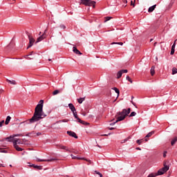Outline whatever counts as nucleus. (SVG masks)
Listing matches in <instances>:
<instances>
[{"mask_svg":"<svg viewBox=\"0 0 177 177\" xmlns=\"http://www.w3.org/2000/svg\"><path fill=\"white\" fill-rule=\"evenodd\" d=\"M77 121L80 124H82L83 125H85V122L83 120H81L80 118H77Z\"/></svg>","mask_w":177,"mask_h":177,"instance_id":"obj_38","label":"nucleus"},{"mask_svg":"<svg viewBox=\"0 0 177 177\" xmlns=\"http://www.w3.org/2000/svg\"><path fill=\"white\" fill-rule=\"evenodd\" d=\"M45 38H46V30H44V34L40 35V37H39L37 39L35 44H38V42H41V41H44V39H45Z\"/></svg>","mask_w":177,"mask_h":177,"instance_id":"obj_6","label":"nucleus"},{"mask_svg":"<svg viewBox=\"0 0 177 177\" xmlns=\"http://www.w3.org/2000/svg\"><path fill=\"white\" fill-rule=\"evenodd\" d=\"M30 166L33 167V168H35V169H39V171H41V169H42V166H38V165H32Z\"/></svg>","mask_w":177,"mask_h":177,"instance_id":"obj_19","label":"nucleus"},{"mask_svg":"<svg viewBox=\"0 0 177 177\" xmlns=\"http://www.w3.org/2000/svg\"><path fill=\"white\" fill-rule=\"evenodd\" d=\"M10 167H12V165H10Z\"/></svg>","mask_w":177,"mask_h":177,"instance_id":"obj_64","label":"nucleus"},{"mask_svg":"<svg viewBox=\"0 0 177 177\" xmlns=\"http://www.w3.org/2000/svg\"><path fill=\"white\" fill-rule=\"evenodd\" d=\"M163 157L165 158V157H167V152H164L163 153Z\"/></svg>","mask_w":177,"mask_h":177,"instance_id":"obj_47","label":"nucleus"},{"mask_svg":"<svg viewBox=\"0 0 177 177\" xmlns=\"http://www.w3.org/2000/svg\"><path fill=\"white\" fill-rule=\"evenodd\" d=\"M126 80H127V81H129V82H131V84H132V82H133V81H132V79H131V77H129V76H127L126 77Z\"/></svg>","mask_w":177,"mask_h":177,"instance_id":"obj_32","label":"nucleus"},{"mask_svg":"<svg viewBox=\"0 0 177 177\" xmlns=\"http://www.w3.org/2000/svg\"><path fill=\"white\" fill-rule=\"evenodd\" d=\"M131 113V108H129L127 110L124 109L121 112H118L117 115H119L117 118L116 122H119L120 121H124L125 118Z\"/></svg>","mask_w":177,"mask_h":177,"instance_id":"obj_2","label":"nucleus"},{"mask_svg":"<svg viewBox=\"0 0 177 177\" xmlns=\"http://www.w3.org/2000/svg\"><path fill=\"white\" fill-rule=\"evenodd\" d=\"M32 52L30 55H28L27 56H32Z\"/></svg>","mask_w":177,"mask_h":177,"instance_id":"obj_54","label":"nucleus"},{"mask_svg":"<svg viewBox=\"0 0 177 177\" xmlns=\"http://www.w3.org/2000/svg\"><path fill=\"white\" fill-rule=\"evenodd\" d=\"M172 74H173V75H174V74H177V68H173Z\"/></svg>","mask_w":177,"mask_h":177,"instance_id":"obj_33","label":"nucleus"},{"mask_svg":"<svg viewBox=\"0 0 177 177\" xmlns=\"http://www.w3.org/2000/svg\"><path fill=\"white\" fill-rule=\"evenodd\" d=\"M135 115H136V112L133 111L131 113V114L129 115V117H135Z\"/></svg>","mask_w":177,"mask_h":177,"instance_id":"obj_36","label":"nucleus"},{"mask_svg":"<svg viewBox=\"0 0 177 177\" xmlns=\"http://www.w3.org/2000/svg\"><path fill=\"white\" fill-rule=\"evenodd\" d=\"M136 150H142V149H140V147H136Z\"/></svg>","mask_w":177,"mask_h":177,"instance_id":"obj_49","label":"nucleus"},{"mask_svg":"<svg viewBox=\"0 0 177 177\" xmlns=\"http://www.w3.org/2000/svg\"><path fill=\"white\" fill-rule=\"evenodd\" d=\"M111 45H120V46H122V45H124V43H122V42H113V43H111Z\"/></svg>","mask_w":177,"mask_h":177,"instance_id":"obj_28","label":"nucleus"},{"mask_svg":"<svg viewBox=\"0 0 177 177\" xmlns=\"http://www.w3.org/2000/svg\"><path fill=\"white\" fill-rule=\"evenodd\" d=\"M71 157L72 158L73 160H84V161H88V162H91V160H88V159L85 158H82L80 156H75L73 154H71Z\"/></svg>","mask_w":177,"mask_h":177,"instance_id":"obj_10","label":"nucleus"},{"mask_svg":"<svg viewBox=\"0 0 177 177\" xmlns=\"http://www.w3.org/2000/svg\"><path fill=\"white\" fill-rule=\"evenodd\" d=\"M152 135H154V131H152L149 132V133L145 136V138H151V136Z\"/></svg>","mask_w":177,"mask_h":177,"instance_id":"obj_25","label":"nucleus"},{"mask_svg":"<svg viewBox=\"0 0 177 177\" xmlns=\"http://www.w3.org/2000/svg\"><path fill=\"white\" fill-rule=\"evenodd\" d=\"M67 134L72 138H75V139H78V136H77V133H75L74 131H68Z\"/></svg>","mask_w":177,"mask_h":177,"instance_id":"obj_11","label":"nucleus"},{"mask_svg":"<svg viewBox=\"0 0 177 177\" xmlns=\"http://www.w3.org/2000/svg\"><path fill=\"white\" fill-rule=\"evenodd\" d=\"M151 41H153V39H150V42H151Z\"/></svg>","mask_w":177,"mask_h":177,"instance_id":"obj_59","label":"nucleus"},{"mask_svg":"<svg viewBox=\"0 0 177 177\" xmlns=\"http://www.w3.org/2000/svg\"><path fill=\"white\" fill-rule=\"evenodd\" d=\"M84 5L85 6H93V8H95L96 1L92 0H80V5Z\"/></svg>","mask_w":177,"mask_h":177,"instance_id":"obj_3","label":"nucleus"},{"mask_svg":"<svg viewBox=\"0 0 177 177\" xmlns=\"http://www.w3.org/2000/svg\"><path fill=\"white\" fill-rule=\"evenodd\" d=\"M177 142V137H175L171 141V146H174Z\"/></svg>","mask_w":177,"mask_h":177,"instance_id":"obj_22","label":"nucleus"},{"mask_svg":"<svg viewBox=\"0 0 177 177\" xmlns=\"http://www.w3.org/2000/svg\"><path fill=\"white\" fill-rule=\"evenodd\" d=\"M147 139H141V140H136V143H138V145H142V143H143V142H147Z\"/></svg>","mask_w":177,"mask_h":177,"instance_id":"obj_17","label":"nucleus"},{"mask_svg":"<svg viewBox=\"0 0 177 177\" xmlns=\"http://www.w3.org/2000/svg\"><path fill=\"white\" fill-rule=\"evenodd\" d=\"M59 28H61V30H66V28H67V27L66 26V25L62 24L59 25Z\"/></svg>","mask_w":177,"mask_h":177,"instance_id":"obj_26","label":"nucleus"},{"mask_svg":"<svg viewBox=\"0 0 177 177\" xmlns=\"http://www.w3.org/2000/svg\"><path fill=\"white\" fill-rule=\"evenodd\" d=\"M59 149H62V150H65L66 151H68V153H71V151L68 149V147L64 146V145H59Z\"/></svg>","mask_w":177,"mask_h":177,"instance_id":"obj_13","label":"nucleus"},{"mask_svg":"<svg viewBox=\"0 0 177 177\" xmlns=\"http://www.w3.org/2000/svg\"><path fill=\"white\" fill-rule=\"evenodd\" d=\"M113 129H114V128H113V127H111V128H109V130H110V131H113Z\"/></svg>","mask_w":177,"mask_h":177,"instance_id":"obj_52","label":"nucleus"},{"mask_svg":"<svg viewBox=\"0 0 177 177\" xmlns=\"http://www.w3.org/2000/svg\"><path fill=\"white\" fill-rule=\"evenodd\" d=\"M167 171H169V166L164 163V167L158 171V175H164Z\"/></svg>","mask_w":177,"mask_h":177,"instance_id":"obj_4","label":"nucleus"},{"mask_svg":"<svg viewBox=\"0 0 177 177\" xmlns=\"http://www.w3.org/2000/svg\"><path fill=\"white\" fill-rule=\"evenodd\" d=\"M28 39H29V45L27 47V49H28L29 48H31V46H32L34 45V43L35 42V39H34V38H32V37L28 35Z\"/></svg>","mask_w":177,"mask_h":177,"instance_id":"obj_9","label":"nucleus"},{"mask_svg":"<svg viewBox=\"0 0 177 177\" xmlns=\"http://www.w3.org/2000/svg\"><path fill=\"white\" fill-rule=\"evenodd\" d=\"M8 82H9L10 84H11L12 85H16V81L15 80H7Z\"/></svg>","mask_w":177,"mask_h":177,"instance_id":"obj_29","label":"nucleus"},{"mask_svg":"<svg viewBox=\"0 0 177 177\" xmlns=\"http://www.w3.org/2000/svg\"><path fill=\"white\" fill-rule=\"evenodd\" d=\"M37 136H40V135H42L41 132H38L36 133Z\"/></svg>","mask_w":177,"mask_h":177,"instance_id":"obj_44","label":"nucleus"},{"mask_svg":"<svg viewBox=\"0 0 177 177\" xmlns=\"http://www.w3.org/2000/svg\"><path fill=\"white\" fill-rule=\"evenodd\" d=\"M156 6H157V5H153L152 6L149 7V9H148L149 13H151V12H153L154 10L156 9Z\"/></svg>","mask_w":177,"mask_h":177,"instance_id":"obj_15","label":"nucleus"},{"mask_svg":"<svg viewBox=\"0 0 177 177\" xmlns=\"http://www.w3.org/2000/svg\"><path fill=\"white\" fill-rule=\"evenodd\" d=\"M74 154H78V151H74Z\"/></svg>","mask_w":177,"mask_h":177,"instance_id":"obj_53","label":"nucleus"},{"mask_svg":"<svg viewBox=\"0 0 177 177\" xmlns=\"http://www.w3.org/2000/svg\"><path fill=\"white\" fill-rule=\"evenodd\" d=\"M12 136H14V138H16V136H21V134H16V135H14Z\"/></svg>","mask_w":177,"mask_h":177,"instance_id":"obj_45","label":"nucleus"},{"mask_svg":"<svg viewBox=\"0 0 177 177\" xmlns=\"http://www.w3.org/2000/svg\"><path fill=\"white\" fill-rule=\"evenodd\" d=\"M131 6H133V8H135V3H133V1H131Z\"/></svg>","mask_w":177,"mask_h":177,"instance_id":"obj_43","label":"nucleus"},{"mask_svg":"<svg viewBox=\"0 0 177 177\" xmlns=\"http://www.w3.org/2000/svg\"><path fill=\"white\" fill-rule=\"evenodd\" d=\"M34 135H35V131H32L26 134V136H34Z\"/></svg>","mask_w":177,"mask_h":177,"instance_id":"obj_24","label":"nucleus"},{"mask_svg":"<svg viewBox=\"0 0 177 177\" xmlns=\"http://www.w3.org/2000/svg\"><path fill=\"white\" fill-rule=\"evenodd\" d=\"M10 46H12V43H10V44L7 46V48H10Z\"/></svg>","mask_w":177,"mask_h":177,"instance_id":"obj_50","label":"nucleus"},{"mask_svg":"<svg viewBox=\"0 0 177 177\" xmlns=\"http://www.w3.org/2000/svg\"><path fill=\"white\" fill-rule=\"evenodd\" d=\"M95 174H96L97 175H99L100 177H103V174H102V173L99 172L98 171H94Z\"/></svg>","mask_w":177,"mask_h":177,"instance_id":"obj_31","label":"nucleus"},{"mask_svg":"<svg viewBox=\"0 0 177 177\" xmlns=\"http://www.w3.org/2000/svg\"><path fill=\"white\" fill-rule=\"evenodd\" d=\"M0 142H3V140H0Z\"/></svg>","mask_w":177,"mask_h":177,"instance_id":"obj_60","label":"nucleus"},{"mask_svg":"<svg viewBox=\"0 0 177 177\" xmlns=\"http://www.w3.org/2000/svg\"><path fill=\"white\" fill-rule=\"evenodd\" d=\"M105 21H109V20H111L112 17H105Z\"/></svg>","mask_w":177,"mask_h":177,"instance_id":"obj_39","label":"nucleus"},{"mask_svg":"<svg viewBox=\"0 0 177 177\" xmlns=\"http://www.w3.org/2000/svg\"><path fill=\"white\" fill-rule=\"evenodd\" d=\"M73 117H75V118H76V120H78V118H78V115H77V111H75L74 113H73Z\"/></svg>","mask_w":177,"mask_h":177,"instance_id":"obj_34","label":"nucleus"},{"mask_svg":"<svg viewBox=\"0 0 177 177\" xmlns=\"http://www.w3.org/2000/svg\"><path fill=\"white\" fill-rule=\"evenodd\" d=\"M129 139H131V137H128L127 138H125L124 140H121V143H126V142H128V140H129Z\"/></svg>","mask_w":177,"mask_h":177,"instance_id":"obj_27","label":"nucleus"},{"mask_svg":"<svg viewBox=\"0 0 177 177\" xmlns=\"http://www.w3.org/2000/svg\"><path fill=\"white\" fill-rule=\"evenodd\" d=\"M0 153H7V151L0 148Z\"/></svg>","mask_w":177,"mask_h":177,"instance_id":"obj_41","label":"nucleus"},{"mask_svg":"<svg viewBox=\"0 0 177 177\" xmlns=\"http://www.w3.org/2000/svg\"><path fill=\"white\" fill-rule=\"evenodd\" d=\"M113 90L118 94V97L120 96V90L117 87H113Z\"/></svg>","mask_w":177,"mask_h":177,"instance_id":"obj_21","label":"nucleus"},{"mask_svg":"<svg viewBox=\"0 0 177 177\" xmlns=\"http://www.w3.org/2000/svg\"><path fill=\"white\" fill-rule=\"evenodd\" d=\"M39 35H41V32H39Z\"/></svg>","mask_w":177,"mask_h":177,"instance_id":"obj_61","label":"nucleus"},{"mask_svg":"<svg viewBox=\"0 0 177 177\" xmlns=\"http://www.w3.org/2000/svg\"><path fill=\"white\" fill-rule=\"evenodd\" d=\"M73 52L75 53L76 55H82V53L79 50L77 49V47H73Z\"/></svg>","mask_w":177,"mask_h":177,"instance_id":"obj_14","label":"nucleus"},{"mask_svg":"<svg viewBox=\"0 0 177 177\" xmlns=\"http://www.w3.org/2000/svg\"><path fill=\"white\" fill-rule=\"evenodd\" d=\"M17 142H19L18 139H15L14 141H12L13 147H15V150H17V151H23V149L17 145Z\"/></svg>","mask_w":177,"mask_h":177,"instance_id":"obj_5","label":"nucleus"},{"mask_svg":"<svg viewBox=\"0 0 177 177\" xmlns=\"http://www.w3.org/2000/svg\"><path fill=\"white\" fill-rule=\"evenodd\" d=\"M109 135H110V133H109ZM108 134H104V136H109Z\"/></svg>","mask_w":177,"mask_h":177,"instance_id":"obj_55","label":"nucleus"},{"mask_svg":"<svg viewBox=\"0 0 177 177\" xmlns=\"http://www.w3.org/2000/svg\"><path fill=\"white\" fill-rule=\"evenodd\" d=\"M127 73H128V70H127V69H122V70L119 71L116 74V77H117L118 80H119V78L122 77V74H125Z\"/></svg>","mask_w":177,"mask_h":177,"instance_id":"obj_7","label":"nucleus"},{"mask_svg":"<svg viewBox=\"0 0 177 177\" xmlns=\"http://www.w3.org/2000/svg\"><path fill=\"white\" fill-rule=\"evenodd\" d=\"M10 120H12V118L9 115L7 116L6 121H5L6 125H8L9 124V122H10Z\"/></svg>","mask_w":177,"mask_h":177,"instance_id":"obj_18","label":"nucleus"},{"mask_svg":"<svg viewBox=\"0 0 177 177\" xmlns=\"http://www.w3.org/2000/svg\"><path fill=\"white\" fill-rule=\"evenodd\" d=\"M56 158H50V159H39L38 158H37L36 160L38 162H50L52 161H56Z\"/></svg>","mask_w":177,"mask_h":177,"instance_id":"obj_8","label":"nucleus"},{"mask_svg":"<svg viewBox=\"0 0 177 177\" xmlns=\"http://www.w3.org/2000/svg\"><path fill=\"white\" fill-rule=\"evenodd\" d=\"M0 167H5V166H3V164H1V163H0Z\"/></svg>","mask_w":177,"mask_h":177,"instance_id":"obj_56","label":"nucleus"},{"mask_svg":"<svg viewBox=\"0 0 177 177\" xmlns=\"http://www.w3.org/2000/svg\"><path fill=\"white\" fill-rule=\"evenodd\" d=\"M46 114L44 113V100H41L35 109V113L32 118L24 122L26 124H34V122H38L42 118H45Z\"/></svg>","mask_w":177,"mask_h":177,"instance_id":"obj_1","label":"nucleus"},{"mask_svg":"<svg viewBox=\"0 0 177 177\" xmlns=\"http://www.w3.org/2000/svg\"><path fill=\"white\" fill-rule=\"evenodd\" d=\"M159 175H158V172H157V173H151L149 176H148V177H156V176H158Z\"/></svg>","mask_w":177,"mask_h":177,"instance_id":"obj_20","label":"nucleus"},{"mask_svg":"<svg viewBox=\"0 0 177 177\" xmlns=\"http://www.w3.org/2000/svg\"><path fill=\"white\" fill-rule=\"evenodd\" d=\"M48 62H52V59H48Z\"/></svg>","mask_w":177,"mask_h":177,"instance_id":"obj_57","label":"nucleus"},{"mask_svg":"<svg viewBox=\"0 0 177 177\" xmlns=\"http://www.w3.org/2000/svg\"><path fill=\"white\" fill-rule=\"evenodd\" d=\"M131 99H133V96L131 97Z\"/></svg>","mask_w":177,"mask_h":177,"instance_id":"obj_63","label":"nucleus"},{"mask_svg":"<svg viewBox=\"0 0 177 177\" xmlns=\"http://www.w3.org/2000/svg\"><path fill=\"white\" fill-rule=\"evenodd\" d=\"M3 124H5V120H2L1 122H0V127H1Z\"/></svg>","mask_w":177,"mask_h":177,"instance_id":"obj_40","label":"nucleus"},{"mask_svg":"<svg viewBox=\"0 0 177 177\" xmlns=\"http://www.w3.org/2000/svg\"><path fill=\"white\" fill-rule=\"evenodd\" d=\"M116 122H117V120H116L115 122L111 123L110 125H115Z\"/></svg>","mask_w":177,"mask_h":177,"instance_id":"obj_46","label":"nucleus"},{"mask_svg":"<svg viewBox=\"0 0 177 177\" xmlns=\"http://www.w3.org/2000/svg\"><path fill=\"white\" fill-rule=\"evenodd\" d=\"M58 93H60V91L59 90H55L53 91V95H57Z\"/></svg>","mask_w":177,"mask_h":177,"instance_id":"obj_37","label":"nucleus"},{"mask_svg":"<svg viewBox=\"0 0 177 177\" xmlns=\"http://www.w3.org/2000/svg\"><path fill=\"white\" fill-rule=\"evenodd\" d=\"M123 2H124V3H128V1L127 0H123Z\"/></svg>","mask_w":177,"mask_h":177,"instance_id":"obj_51","label":"nucleus"},{"mask_svg":"<svg viewBox=\"0 0 177 177\" xmlns=\"http://www.w3.org/2000/svg\"><path fill=\"white\" fill-rule=\"evenodd\" d=\"M4 139H5V140H8V142H12L13 139H15V136H10L9 137H7V138H6Z\"/></svg>","mask_w":177,"mask_h":177,"instance_id":"obj_16","label":"nucleus"},{"mask_svg":"<svg viewBox=\"0 0 177 177\" xmlns=\"http://www.w3.org/2000/svg\"><path fill=\"white\" fill-rule=\"evenodd\" d=\"M68 107H69L70 110L72 111V113L77 111V109H75V106H74V104L70 103V104H68Z\"/></svg>","mask_w":177,"mask_h":177,"instance_id":"obj_12","label":"nucleus"},{"mask_svg":"<svg viewBox=\"0 0 177 177\" xmlns=\"http://www.w3.org/2000/svg\"><path fill=\"white\" fill-rule=\"evenodd\" d=\"M156 45H157V42H155V43H154V46H156Z\"/></svg>","mask_w":177,"mask_h":177,"instance_id":"obj_58","label":"nucleus"},{"mask_svg":"<svg viewBox=\"0 0 177 177\" xmlns=\"http://www.w3.org/2000/svg\"><path fill=\"white\" fill-rule=\"evenodd\" d=\"M174 53H175V50L171 49L170 52V55H174Z\"/></svg>","mask_w":177,"mask_h":177,"instance_id":"obj_42","label":"nucleus"},{"mask_svg":"<svg viewBox=\"0 0 177 177\" xmlns=\"http://www.w3.org/2000/svg\"><path fill=\"white\" fill-rule=\"evenodd\" d=\"M84 100H85V97H80L77 99V102L80 104H82V102H84Z\"/></svg>","mask_w":177,"mask_h":177,"instance_id":"obj_23","label":"nucleus"},{"mask_svg":"<svg viewBox=\"0 0 177 177\" xmlns=\"http://www.w3.org/2000/svg\"><path fill=\"white\" fill-rule=\"evenodd\" d=\"M155 73L156 72L154 71V66H152L151 68V75H154Z\"/></svg>","mask_w":177,"mask_h":177,"instance_id":"obj_30","label":"nucleus"},{"mask_svg":"<svg viewBox=\"0 0 177 177\" xmlns=\"http://www.w3.org/2000/svg\"><path fill=\"white\" fill-rule=\"evenodd\" d=\"M132 104L134 105L135 107H136V104H135V102H133V101H131Z\"/></svg>","mask_w":177,"mask_h":177,"instance_id":"obj_48","label":"nucleus"},{"mask_svg":"<svg viewBox=\"0 0 177 177\" xmlns=\"http://www.w3.org/2000/svg\"><path fill=\"white\" fill-rule=\"evenodd\" d=\"M176 41H177V39H176V40L174 41L173 45H172V46H171V49L175 50V46H176Z\"/></svg>","mask_w":177,"mask_h":177,"instance_id":"obj_35","label":"nucleus"},{"mask_svg":"<svg viewBox=\"0 0 177 177\" xmlns=\"http://www.w3.org/2000/svg\"><path fill=\"white\" fill-rule=\"evenodd\" d=\"M62 122H65V121H64V120H62Z\"/></svg>","mask_w":177,"mask_h":177,"instance_id":"obj_62","label":"nucleus"}]
</instances>
